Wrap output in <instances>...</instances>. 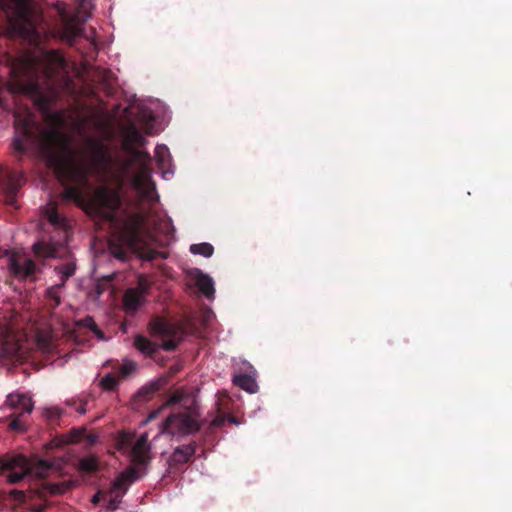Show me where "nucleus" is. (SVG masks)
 Segmentation results:
<instances>
[{"label":"nucleus","mask_w":512,"mask_h":512,"mask_svg":"<svg viewBox=\"0 0 512 512\" xmlns=\"http://www.w3.org/2000/svg\"><path fill=\"white\" fill-rule=\"evenodd\" d=\"M233 382L235 385L249 393H255L257 390L256 381L247 374H240L235 376Z\"/></svg>","instance_id":"obj_22"},{"label":"nucleus","mask_w":512,"mask_h":512,"mask_svg":"<svg viewBox=\"0 0 512 512\" xmlns=\"http://www.w3.org/2000/svg\"><path fill=\"white\" fill-rule=\"evenodd\" d=\"M77 468L84 474L95 473L100 468V462L95 455H87L78 460Z\"/></svg>","instance_id":"obj_18"},{"label":"nucleus","mask_w":512,"mask_h":512,"mask_svg":"<svg viewBox=\"0 0 512 512\" xmlns=\"http://www.w3.org/2000/svg\"><path fill=\"white\" fill-rule=\"evenodd\" d=\"M25 183L24 174L19 171H7L2 179V186L5 191V203L15 206L18 191Z\"/></svg>","instance_id":"obj_12"},{"label":"nucleus","mask_w":512,"mask_h":512,"mask_svg":"<svg viewBox=\"0 0 512 512\" xmlns=\"http://www.w3.org/2000/svg\"><path fill=\"white\" fill-rule=\"evenodd\" d=\"M80 325L90 329L98 338H103V332L98 328L94 319L90 316L85 317L80 321Z\"/></svg>","instance_id":"obj_28"},{"label":"nucleus","mask_w":512,"mask_h":512,"mask_svg":"<svg viewBox=\"0 0 512 512\" xmlns=\"http://www.w3.org/2000/svg\"><path fill=\"white\" fill-rule=\"evenodd\" d=\"M129 482H111V487L104 493V500L110 509H116L121 498L127 492Z\"/></svg>","instance_id":"obj_16"},{"label":"nucleus","mask_w":512,"mask_h":512,"mask_svg":"<svg viewBox=\"0 0 512 512\" xmlns=\"http://www.w3.org/2000/svg\"><path fill=\"white\" fill-rule=\"evenodd\" d=\"M190 252L195 255H202L204 257H211L214 252V247L210 243H199L192 244L190 246Z\"/></svg>","instance_id":"obj_26"},{"label":"nucleus","mask_w":512,"mask_h":512,"mask_svg":"<svg viewBox=\"0 0 512 512\" xmlns=\"http://www.w3.org/2000/svg\"><path fill=\"white\" fill-rule=\"evenodd\" d=\"M168 404L178 406L179 410L165 420L163 432L186 435L199 430L198 402L193 392L178 388L171 394Z\"/></svg>","instance_id":"obj_5"},{"label":"nucleus","mask_w":512,"mask_h":512,"mask_svg":"<svg viewBox=\"0 0 512 512\" xmlns=\"http://www.w3.org/2000/svg\"><path fill=\"white\" fill-rule=\"evenodd\" d=\"M168 153V149L166 146L158 145L155 149V157L157 158V161L159 164L163 165L166 160V155Z\"/></svg>","instance_id":"obj_30"},{"label":"nucleus","mask_w":512,"mask_h":512,"mask_svg":"<svg viewBox=\"0 0 512 512\" xmlns=\"http://www.w3.org/2000/svg\"><path fill=\"white\" fill-rule=\"evenodd\" d=\"M136 370V364L134 362H126L120 367V373L123 377L129 376Z\"/></svg>","instance_id":"obj_31"},{"label":"nucleus","mask_w":512,"mask_h":512,"mask_svg":"<svg viewBox=\"0 0 512 512\" xmlns=\"http://www.w3.org/2000/svg\"><path fill=\"white\" fill-rule=\"evenodd\" d=\"M227 422V414L219 413L211 422L212 427H222Z\"/></svg>","instance_id":"obj_32"},{"label":"nucleus","mask_w":512,"mask_h":512,"mask_svg":"<svg viewBox=\"0 0 512 512\" xmlns=\"http://www.w3.org/2000/svg\"><path fill=\"white\" fill-rule=\"evenodd\" d=\"M144 302V296L138 289H127L123 296L124 308L127 312L134 313Z\"/></svg>","instance_id":"obj_17"},{"label":"nucleus","mask_w":512,"mask_h":512,"mask_svg":"<svg viewBox=\"0 0 512 512\" xmlns=\"http://www.w3.org/2000/svg\"><path fill=\"white\" fill-rule=\"evenodd\" d=\"M104 493L105 491L104 490H99L93 497H92V503L93 504H98L100 502L101 499L104 500Z\"/></svg>","instance_id":"obj_35"},{"label":"nucleus","mask_w":512,"mask_h":512,"mask_svg":"<svg viewBox=\"0 0 512 512\" xmlns=\"http://www.w3.org/2000/svg\"><path fill=\"white\" fill-rule=\"evenodd\" d=\"M62 415V410L58 407L45 409V416L50 422L57 421Z\"/></svg>","instance_id":"obj_29"},{"label":"nucleus","mask_w":512,"mask_h":512,"mask_svg":"<svg viewBox=\"0 0 512 512\" xmlns=\"http://www.w3.org/2000/svg\"><path fill=\"white\" fill-rule=\"evenodd\" d=\"M133 438L134 436L130 433H122L117 440L119 450L130 449V465L115 480H138L147 474L151 460L148 435L141 434L134 443Z\"/></svg>","instance_id":"obj_8"},{"label":"nucleus","mask_w":512,"mask_h":512,"mask_svg":"<svg viewBox=\"0 0 512 512\" xmlns=\"http://www.w3.org/2000/svg\"><path fill=\"white\" fill-rule=\"evenodd\" d=\"M4 58L14 85L28 95L41 93V78L53 83L67 74V62L56 50L46 51L41 56L23 54L14 57L6 54Z\"/></svg>","instance_id":"obj_2"},{"label":"nucleus","mask_w":512,"mask_h":512,"mask_svg":"<svg viewBox=\"0 0 512 512\" xmlns=\"http://www.w3.org/2000/svg\"><path fill=\"white\" fill-rule=\"evenodd\" d=\"M148 288H149V285L146 282V280L143 277H140L139 282H138V288H137L139 290V292H141L142 295L145 296V293L147 292Z\"/></svg>","instance_id":"obj_34"},{"label":"nucleus","mask_w":512,"mask_h":512,"mask_svg":"<svg viewBox=\"0 0 512 512\" xmlns=\"http://www.w3.org/2000/svg\"><path fill=\"white\" fill-rule=\"evenodd\" d=\"M148 330L152 337H159L163 341L161 348L165 351H174L185 335L183 327L170 323L165 318L159 316L151 319ZM134 346L146 355L155 354L160 347V345L142 335L135 337Z\"/></svg>","instance_id":"obj_6"},{"label":"nucleus","mask_w":512,"mask_h":512,"mask_svg":"<svg viewBox=\"0 0 512 512\" xmlns=\"http://www.w3.org/2000/svg\"><path fill=\"white\" fill-rule=\"evenodd\" d=\"M54 470L52 462L36 456L28 458L17 453L0 455V476L7 477L6 480L18 481L32 475L44 479Z\"/></svg>","instance_id":"obj_7"},{"label":"nucleus","mask_w":512,"mask_h":512,"mask_svg":"<svg viewBox=\"0 0 512 512\" xmlns=\"http://www.w3.org/2000/svg\"><path fill=\"white\" fill-rule=\"evenodd\" d=\"M161 385L160 381H155L143 386L138 390L136 398L139 401H148L157 391L160 390Z\"/></svg>","instance_id":"obj_23"},{"label":"nucleus","mask_w":512,"mask_h":512,"mask_svg":"<svg viewBox=\"0 0 512 512\" xmlns=\"http://www.w3.org/2000/svg\"><path fill=\"white\" fill-rule=\"evenodd\" d=\"M9 270L15 277L26 278L35 273L36 265L32 259L12 255L9 258Z\"/></svg>","instance_id":"obj_13"},{"label":"nucleus","mask_w":512,"mask_h":512,"mask_svg":"<svg viewBox=\"0 0 512 512\" xmlns=\"http://www.w3.org/2000/svg\"><path fill=\"white\" fill-rule=\"evenodd\" d=\"M83 439H85L90 445H94L97 442L98 437L94 434H86L84 429H73L70 432L69 442H79Z\"/></svg>","instance_id":"obj_25"},{"label":"nucleus","mask_w":512,"mask_h":512,"mask_svg":"<svg viewBox=\"0 0 512 512\" xmlns=\"http://www.w3.org/2000/svg\"><path fill=\"white\" fill-rule=\"evenodd\" d=\"M64 285H60V283L55 284L54 286H51L46 291V297L49 301V305L51 308H56L61 303V296H60V290Z\"/></svg>","instance_id":"obj_24"},{"label":"nucleus","mask_w":512,"mask_h":512,"mask_svg":"<svg viewBox=\"0 0 512 512\" xmlns=\"http://www.w3.org/2000/svg\"><path fill=\"white\" fill-rule=\"evenodd\" d=\"M14 28L28 41L37 42L40 39V33L37 27L26 14L20 16V19L15 22Z\"/></svg>","instance_id":"obj_15"},{"label":"nucleus","mask_w":512,"mask_h":512,"mask_svg":"<svg viewBox=\"0 0 512 512\" xmlns=\"http://www.w3.org/2000/svg\"><path fill=\"white\" fill-rule=\"evenodd\" d=\"M82 37H84V38H86V39H89V36L84 35V34H83V36H82Z\"/></svg>","instance_id":"obj_38"},{"label":"nucleus","mask_w":512,"mask_h":512,"mask_svg":"<svg viewBox=\"0 0 512 512\" xmlns=\"http://www.w3.org/2000/svg\"><path fill=\"white\" fill-rule=\"evenodd\" d=\"M34 488L24 492L12 489L9 491V498L15 504L26 505L33 512H44L50 501L49 496L61 495L71 489L77 482H36Z\"/></svg>","instance_id":"obj_9"},{"label":"nucleus","mask_w":512,"mask_h":512,"mask_svg":"<svg viewBox=\"0 0 512 512\" xmlns=\"http://www.w3.org/2000/svg\"><path fill=\"white\" fill-rule=\"evenodd\" d=\"M227 421L229 423L238 424L237 419L231 414H227Z\"/></svg>","instance_id":"obj_37"},{"label":"nucleus","mask_w":512,"mask_h":512,"mask_svg":"<svg viewBox=\"0 0 512 512\" xmlns=\"http://www.w3.org/2000/svg\"><path fill=\"white\" fill-rule=\"evenodd\" d=\"M5 404L15 412L27 414H30L34 407L31 397L21 393L9 394Z\"/></svg>","instance_id":"obj_14"},{"label":"nucleus","mask_w":512,"mask_h":512,"mask_svg":"<svg viewBox=\"0 0 512 512\" xmlns=\"http://www.w3.org/2000/svg\"><path fill=\"white\" fill-rule=\"evenodd\" d=\"M119 379L112 373H108L100 380V386L106 391H113L118 386Z\"/></svg>","instance_id":"obj_27"},{"label":"nucleus","mask_w":512,"mask_h":512,"mask_svg":"<svg viewBox=\"0 0 512 512\" xmlns=\"http://www.w3.org/2000/svg\"><path fill=\"white\" fill-rule=\"evenodd\" d=\"M146 139L141 132L131 125L125 135V149L132 156L134 162L139 164V169L132 179L133 187L145 200L156 201L158 195L156 186L152 179V158L148 152L140 151L137 147L144 146Z\"/></svg>","instance_id":"obj_4"},{"label":"nucleus","mask_w":512,"mask_h":512,"mask_svg":"<svg viewBox=\"0 0 512 512\" xmlns=\"http://www.w3.org/2000/svg\"><path fill=\"white\" fill-rule=\"evenodd\" d=\"M82 37H84V38H86V39H89V36L84 35V34H83V36H82Z\"/></svg>","instance_id":"obj_39"},{"label":"nucleus","mask_w":512,"mask_h":512,"mask_svg":"<svg viewBox=\"0 0 512 512\" xmlns=\"http://www.w3.org/2000/svg\"><path fill=\"white\" fill-rule=\"evenodd\" d=\"M59 23L54 28V35L69 45H74L77 38L83 36V28L77 15H70L66 7L57 5Z\"/></svg>","instance_id":"obj_11"},{"label":"nucleus","mask_w":512,"mask_h":512,"mask_svg":"<svg viewBox=\"0 0 512 512\" xmlns=\"http://www.w3.org/2000/svg\"><path fill=\"white\" fill-rule=\"evenodd\" d=\"M44 215L57 236L55 239L51 238L48 242H37L33 246V251L37 256L43 258H66L64 263L54 268V271L60 276V285H65L66 281L76 271L75 260L66 246L69 238V223L67 218L58 212L57 206L53 202H49L45 207Z\"/></svg>","instance_id":"obj_3"},{"label":"nucleus","mask_w":512,"mask_h":512,"mask_svg":"<svg viewBox=\"0 0 512 512\" xmlns=\"http://www.w3.org/2000/svg\"><path fill=\"white\" fill-rule=\"evenodd\" d=\"M145 218L139 213L130 215L124 223V230L130 246L143 260L152 261L162 257V253L151 248L143 239Z\"/></svg>","instance_id":"obj_10"},{"label":"nucleus","mask_w":512,"mask_h":512,"mask_svg":"<svg viewBox=\"0 0 512 512\" xmlns=\"http://www.w3.org/2000/svg\"><path fill=\"white\" fill-rule=\"evenodd\" d=\"M13 148L24 154L37 149L47 166L54 170L65 185L62 198L79 206L87 204L91 210L107 220H113L122 200L116 190L107 187L95 189L86 199L91 188L89 176L100 173L110 162L106 146L99 140L88 139L82 149L72 147L70 139L56 129L38 133V127L30 117L16 116Z\"/></svg>","instance_id":"obj_1"},{"label":"nucleus","mask_w":512,"mask_h":512,"mask_svg":"<svg viewBox=\"0 0 512 512\" xmlns=\"http://www.w3.org/2000/svg\"><path fill=\"white\" fill-rule=\"evenodd\" d=\"M26 414L27 413H18L13 412L9 415L10 422L8 427L10 430L18 433H23L26 431Z\"/></svg>","instance_id":"obj_21"},{"label":"nucleus","mask_w":512,"mask_h":512,"mask_svg":"<svg viewBox=\"0 0 512 512\" xmlns=\"http://www.w3.org/2000/svg\"><path fill=\"white\" fill-rule=\"evenodd\" d=\"M165 226L167 228V231L165 232L167 236H170L174 232V227L172 226L171 220L167 221L165 223Z\"/></svg>","instance_id":"obj_36"},{"label":"nucleus","mask_w":512,"mask_h":512,"mask_svg":"<svg viewBox=\"0 0 512 512\" xmlns=\"http://www.w3.org/2000/svg\"><path fill=\"white\" fill-rule=\"evenodd\" d=\"M195 453V447L192 445H183L175 449L171 456V462L174 464L187 463Z\"/></svg>","instance_id":"obj_19"},{"label":"nucleus","mask_w":512,"mask_h":512,"mask_svg":"<svg viewBox=\"0 0 512 512\" xmlns=\"http://www.w3.org/2000/svg\"><path fill=\"white\" fill-rule=\"evenodd\" d=\"M195 282L196 286L206 297L209 298L211 295L214 294V282L212 278L209 277L208 275L199 272L196 276Z\"/></svg>","instance_id":"obj_20"},{"label":"nucleus","mask_w":512,"mask_h":512,"mask_svg":"<svg viewBox=\"0 0 512 512\" xmlns=\"http://www.w3.org/2000/svg\"><path fill=\"white\" fill-rule=\"evenodd\" d=\"M67 404L68 405H74L75 408H76V411L79 414H85L86 413V405H87V401L86 400H81V401H79V403H77V401H75V400H71V401H67Z\"/></svg>","instance_id":"obj_33"}]
</instances>
